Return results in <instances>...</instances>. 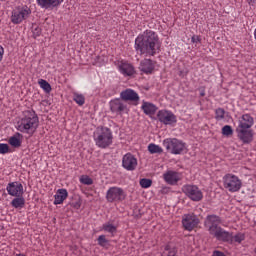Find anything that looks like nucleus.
<instances>
[{
	"mask_svg": "<svg viewBox=\"0 0 256 256\" xmlns=\"http://www.w3.org/2000/svg\"><path fill=\"white\" fill-rule=\"evenodd\" d=\"M204 225L208 229V233L215 237L217 241H223V243H229L233 245L234 243L241 244L245 239V233L238 232L235 235L233 233L223 229L221 226V217L217 215H208L205 219Z\"/></svg>",
	"mask_w": 256,
	"mask_h": 256,
	"instance_id": "1",
	"label": "nucleus"
},
{
	"mask_svg": "<svg viewBox=\"0 0 256 256\" xmlns=\"http://www.w3.org/2000/svg\"><path fill=\"white\" fill-rule=\"evenodd\" d=\"M134 49L145 57H155L161 52V41L159 35L153 30H146L135 39Z\"/></svg>",
	"mask_w": 256,
	"mask_h": 256,
	"instance_id": "2",
	"label": "nucleus"
},
{
	"mask_svg": "<svg viewBox=\"0 0 256 256\" xmlns=\"http://www.w3.org/2000/svg\"><path fill=\"white\" fill-rule=\"evenodd\" d=\"M15 127L20 133L33 137L37 133V129H39V116L34 110L24 111L16 122Z\"/></svg>",
	"mask_w": 256,
	"mask_h": 256,
	"instance_id": "3",
	"label": "nucleus"
},
{
	"mask_svg": "<svg viewBox=\"0 0 256 256\" xmlns=\"http://www.w3.org/2000/svg\"><path fill=\"white\" fill-rule=\"evenodd\" d=\"M253 125H255V118L251 114H243L238 117L236 133L242 143L249 144L253 141V131H251Z\"/></svg>",
	"mask_w": 256,
	"mask_h": 256,
	"instance_id": "4",
	"label": "nucleus"
},
{
	"mask_svg": "<svg viewBox=\"0 0 256 256\" xmlns=\"http://www.w3.org/2000/svg\"><path fill=\"white\" fill-rule=\"evenodd\" d=\"M93 140L99 149H107L113 145V132L107 127H98L93 133Z\"/></svg>",
	"mask_w": 256,
	"mask_h": 256,
	"instance_id": "5",
	"label": "nucleus"
},
{
	"mask_svg": "<svg viewBox=\"0 0 256 256\" xmlns=\"http://www.w3.org/2000/svg\"><path fill=\"white\" fill-rule=\"evenodd\" d=\"M163 145L172 155H181L187 151V144L177 138H167L163 141Z\"/></svg>",
	"mask_w": 256,
	"mask_h": 256,
	"instance_id": "6",
	"label": "nucleus"
},
{
	"mask_svg": "<svg viewBox=\"0 0 256 256\" xmlns=\"http://www.w3.org/2000/svg\"><path fill=\"white\" fill-rule=\"evenodd\" d=\"M31 8L27 5L15 7L10 16V21L13 25H21L25 20L29 19Z\"/></svg>",
	"mask_w": 256,
	"mask_h": 256,
	"instance_id": "7",
	"label": "nucleus"
},
{
	"mask_svg": "<svg viewBox=\"0 0 256 256\" xmlns=\"http://www.w3.org/2000/svg\"><path fill=\"white\" fill-rule=\"evenodd\" d=\"M223 186L230 193H237V191H241L243 182L235 174H226L223 177Z\"/></svg>",
	"mask_w": 256,
	"mask_h": 256,
	"instance_id": "8",
	"label": "nucleus"
},
{
	"mask_svg": "<svg viewBox=\"0 0 256 256\" xmlns=\"http://www.w3.org/2000/svg\"><path fill=\"white\" fill-rule=\"evenodd\" d=\"M127 198V193L121 187H110L106 192V201L108 203H121Z\"/></svg>",
	"mask_w": 256,
	"mask_h": 256,
	"instance_id": "9",
	"label": "nucleus"
},
{
	"mask_svg": "<svg viewBox=\"0 0 256 256\" xmlns=\"http://www.w3.org/2000/svg\"><path fill=\"white\" fill-rule=\"evenodd\" d=\"M182 191L190 198L191 201L199 202L203 200V191H201L197 185H184Z\"/></svg>",
	"mask_w": 256,
	"mask_h": 256,
	"instance_id": "10",
	"label": "nucleus"
},
{
	"mask_svg": "<svg viewBox=\"0 0 256 256\" xmlns=\"http://www.w3.org/2000/svg\"><path fill=\"white\" fill-rule=\"evenodd\" d=\"M182 225L186 231H193L199 225V217L195 214H184L182 216Z\"/></svg>",
	"mask_w": 256,
	"mask_h": 256,
	"instance_id": "11",
	"label": "nucleus"
},
{
	"mask_svg": "<svg viewBox=\"0 0 256 256\" xmlns=\"http://www.w3.org/2000/svg\"><path fill=\"white\" fill-rule=\"evenodd\" d=\"M157 118L158 121L164 125H173L174 123H177V116H175V114L169 110H159L157 113Z\"/></svg>",
	"mask_w": 256,
	"mask_h": 256,
	"instance_id": "12",
	"label": "nucleus"
},
{
	"mask_svg": "<svg viewBox=\"0 0 256 256\" xmlns=\"http://www.w3.org/2000/svg\"><path fill=\"white\" fill-rule=\"evenodd\" d=\"M122 167L126 171H135L137 169V158L131 153H127L122 158Z\"/></svg>",
	"mask_w": 256,
	"mask_h": 256,
	"instance_id": "13",
	"label": "nucleus"
},
{
	"mask_svg": "<svg viewBox=\"0 0 256 256\" xmlns=\"http://www.w3.org/2000/svg\"><path fill=\"white\" fill-rule=\"evenodd\" d=\"M6 191L11 197H21L23 195V184L20 182H10L6 187Z\"/></svg>",
	"mask_w": 256,
	"mask_h": 256,
	"instance_id": "14",
	"label": "nucleus"
},
{
	"mask_svg": "<svg viewBox=\"0 0 256 256\" xmlns=\"http://www.w3.org/2000/svg\"><path fill=\"white\" fill-rule=\"evenodd\" d=\"M163 179L167 185H177L181 181V173L168 170L163 174Z\"/></svg>",
	"mask_w": 256,
	"mask_h": 256,
	"instance_id": "15",
	"label": "nucleus"
},
{
	"mask_svg": "<svg viewBox=\"0 0 256 256\" xmlns=\"http://www.w3.org/2000/svg\"><path fill=\"white\" fill-rule=\"evenodd\" d=\"M110 109L113 113H127V104H125L121 99H114L110 101Z\"/></svg>",
	"mask_w": 256,
	"mask_h": 256,
	"instance_id": "16",
	"label": "nucleus"
},
{
	"mask_svg": "<svg viewBox=\"0 0 256 256\" xmlns=\"http://www.w3.org/2000/svg\"><path fill=\"white\" fill-rule=\"evenodd\" d=\"M65 0H36L38 7L41 9H57Z\"/></svg>",
	"mask_w": 256,
	"mask_h": 256,
	"instance_id": "17",
	"label": "nucleus"
},
{
	"mask_svg": "<svg viewBox=\"0 0 256 256\" xmlns=\"http://www.w3.org/2000/svg\"><path fill=\"white\" fill-rule=\"evenodd\" d=\"M118 71L124 75V77H131V75H135V67L127 61H121L118 64Z\"/></svg>",
	"mask_w": 256,
	"mask_h": 256,
	"instance_id": "18",
	"label": "nucleus"
},
{
	"mask_svg": "<svg viewBox=\"0 0 256 256\" xmlns=\"http://www.w3.org/2000/svg\"><path fill=\"white\" fill-rule=\"evenodd\" d=\"M139 69L142 73L149 75L155 71V62L151 59H144L140 62Z\"/></svg>",
	"mask_w": 256,
	"mask_h": 256,
	"instance_id": "19",
	"label": "nucleus"
},
{
	"mask_svg": "<svg viewBox=\"0 0 256 256\" xmlns=\"http://www.w3.org/2000/svg\"><path fill=\"white\" fill-rule=\"evenodd\" d=\"M120 97L123 101H132L137 102L139 101V94L135 92L133 89H126L120 93Z\"/></svg>",
	"mask_w": 256,
	"mask_h": 256,
	"instance_id": "20",
	"label": "nucleus"
},
{
	"mask_svg": "<svg viewBox=\"0 0 256 256\" xmlns=\"http://www.w3.org/2000/svg\"><path fill=\"white\" fill-rule=\"evenodd\" d=\"M141 109H142L143 113H145V115H148L149 117H153V115H155V113H157L158 108H157V106H155V104H153L151 102L143 101Z\"/></svg>",
	"mask_w": 256,
	"mask_h": 256,
	"instance_id": "21",
	"label": "nucleus"
},
{
	"mask_svg": "<svg viewBox=\"0 0 256 256\" xmlns=\"http://www.w3.org/2000/svg\"><path fill=\"white\" fill-rule=\"evenodd\" d=\"M67 197H69V192H67V189H58L54 195V205L63 204V201H65Z\"/></svg>",
	"mask_w": 256,
	"mask_h": 256,
	"instance_id": "22",
	"label": "nucleus"
},
{
	"mask_svg": "<svg viewBox=\"0 0 256 256\" xmlns=\"http://www.w3.org/2000/svg\"><path fill=\"white\" fill-rule=\"evenodd\" d=\"M21 137H23L21 135V133L17 132L15 135L11 136L8 139V143L9 145H11V147H14L15 149H19V147H21Z\"/></svg>",
	"mask_w": 256,
	"mask_h": 256,
	"instance_id": "23",
	"label": "nucleus"
},
{
	"mask_svg": "<svg viewBox=\"0 0 256 256\" xmlns=\"http://www.w3.org/2000/svg\"><path fill=\"white\" fill-rule=\"evenodd\" d=\"M102 231L110 233L112 237H115V233H117V226L111 224V222H107L102 225Z\"/></svg>",
	"mask_w": 256,
	"mask_h": 256,
	"instance_id": "24",
	"label": "nucleus"
},
{
	"mask_svg": "<svg viewBox=\"0 0 256 256\" xmlns=\"http://www.w3.org/2000/svg\"><path fill=\"white\" fill-rule=\"evenodd\" d=\"M11 205L15 209H22L25 206V198L18 196L12 200Z\"/></svg>",
	"mask_w": 256,
	"mask_h": 256,
	"instance_id": "25",
	"label": "nucleus"
},
{
	"mask_svg": "<svg viewBox=\"0 0 256 256\" xmlns=\"http://www.w3.org/2000/svg\"><path fill=\"white\" fill-rule=\"evenodd\" d=\"M98 245L100 247H103L104 249H109V241L107 240V237L105 235H100L97 239Z\"/></svg>",
	"mask_w": 256,
	"mask_h": 256,
	"instance_id": "26",
	"label": "nucleus"
},
{
	"mask_svg": "<svg viewBox=\"0 0 256 256\" xmlns=\"http://www.w3.org/2000/svg\"><path fill=\"white\" fill-rule=\"evenodd\" d=\"M38 85L43 89V91H45V93H51V84L46 80L40 79L38 81Z\"/></svg>",
	"mask_w": 256,
	"mask_h": 256,
	"instance_id": "27",
	"label": "nucleus"
},
{
	"mask_svg": "<svg viewBox=\"0 0 256 256\" xmlns=\"http://www.w3.org/2000/svg\"><path fill=\"white\" fill-rule=\"evenodd\" d=\"M148 151L149 153L154 155L155 153H163V148H161L159 145H156V144H149Z\"/></svg>",
	"mask_w": 256,
	"mask_h": 256,
	"instance_id": "28",
	"label": "nucleus"
},
{
	"mask_svg": "<svg viewBox=\"0 0 256 256\" xmlns=\"http://www.w3.org/2000/svg\"><path fill=\"white\" fill-rule=\"evenodd\" d=\"M215 119L216 121H223V119H225V110L223 108L216 109Z\"/></svg>",
	"mask_w": 256,
	"mask_h": 256,
	"instance_id": "29",
	"label": "nucleus"
},
{
	"mask_svg": "<svg viewBox=\"0 0 256 256\" xmlns=\"http://www.w3.org/2000/svg\"><path fill=\"white\" fill-rule=\"evenodd\" d=\"M73 99L75 103H77V105H80V106L85 105V96H83V94L75 93Z\"/></svg>",
	"mask_w": 256,
	"mask_h": 256,
	"instance_id": "30",
	"label": "nucleus"
},
{
	"mask_svg": "<svg viewBox=\"0 0 256 256\" xmlns=\"http://www.w3.org/2000/svg\"><path fill=\"white\" fill-rule=\"evenodd\" d=\"M153 185V181L151 179L143 178L140 180V187L142 189H149Z\"/></svg>",
	"mask_w": 256,
	"mask_h": 256,
	"instance_id": "31",
	"label": "nucleus"
},
{
	"mask_svg": "<svg viewBox=\"0 0 256 256\" xmlns=\"http://www.w3.org/2000/svg\"><path fill=\"white\" fill-rule=\"evenodd\" d=\"M222 135H224V137H231V135H233V128L230 125H225L222 128Z\"/></svg>",
	"mask_w": 256,
	"mask_h": 256,
	"instance_id": "32",
	"label": "nucleus"
},
{
	"mask_svg": "<svg viewBox=\"0 0 256 256\" xmlns=\"http://www.w3.org/2000/svg\"><path fill=\"white\" fill-rule=\"evenodd\" d=\"M80 183H82V185H93V179L87 175H83L80 177Z\"/></svg>",
	"mask_w": 256,
	"mask_h": 256,
	"instance_id": "33",
	"label": "nucleus"
},
{
	"mask_svg": "<svg viewBox=\"0 0 256 256\" xmlns=\"http://www.w3.org/2000/svg\"><path fill=\"white\" fill-rule=\"evenodd\" d=\"M162 256H177V250L175 248L169 249V246H166Z\"/></svg>",
	"mask_w": 256,
	"mask_h": 256,
	"instance_id": "34",
	"label": "nucleus"
},
{
	"mask_svg": "<svg viewBox=\"0 0 256 256\" xmlns=\"http://www.w3.org/2000/svg\"><path fill=\"white\" fill-rule=\"evenodd\" d=\"M9 153V144L0 143V155H7Z\"/></svg>",
	"mask_w": 256,
	"mask_h": 256,
	"instance_id": "35",
	"label": "nucleus"
},
{
	"mask_svg": "<svg viewBox=\"0 0 256 256\" xmlns=\"http://www.w3.org/2000/svg\"><path fill=\"white\" fill-rule=\"evenodd\" d=\"M191 41H192V43H201V37L194 35V36H192Z\"/></svg>",
	"mask_w": 256,
	"mask_h": 256,
	"instance_id": "36",
	"label": "nucleus"
},
{
	"mask_svg": "<svg viewBox=\"0 0 256 256\" xmlns=\"http://www.w3.org/2000/svg\"><path fill=\"white\" fill-rule=\"evenodd\" d=\"M212 256H226L225 253L219 251V250H215L213 252V255Z\"/></svg>",
	"mask_w": 256,
	"mask_h": 256,
	"instance_id": "37",
	"label": "nucleus"
},
{
	"mask_svg": "<svg viewBox=\"0 0 256 256\" xmlns=\"http://www.w3.org/2000/svg\"><path fill=\"white\" fill-rule=\"evenodd\" d=\"M5 53V50L3 49V46H0V61H3V54Z\"/></svg>",
	"mask_w": 256,
	"mask_h": 256,
	"instance_id": "38",
	"label": "nucleus"
},
{
	"mask_svg": "<svg viewBox=\"0 0 256 256\" xmlns=\"http://www.w3.org/2000/svg\"><path fill=\"white\" fill-rule=\"evenodd\" d=\"M35 31L36 32H34V35H36V37H39L41 35V28H36Z\"/></svg>",
	"mask_w": 256,
	"mask_h": 256,
	"instance_id": "39",
	"label": "nucleus"
},
{
	"mask_svg": "<svg viewBox=\"0 0 256 256\" xmlns=\"http://www.w3.org/2000/svg\"><path fill=\"white\" fill-rule=\"evenodd\" d=\"M249 5H252V7H255L256 5V0H247Z\"/></svg>",
	"mask_w": 256,
	"mask_h": 256,
	"instance_id": "40",
	"label": "nucleus"
},
{
	"mask_svg": "<svg viewBox=\"0 0 256 256\" xmlns=\"http://www.w3.org/2000/svg\"><path fill=\"white\" fill-rule=\"evenodd\" d=\"M201 96L204 97V96H205V93L202 92V93H201Z\"/></svg>",
	"mask_w": 256,
	"mask_h": 256,
	"instance_id": "41",
	"label": "nucleus"
},
{
	"mask_svg": "<svg viewBox=\"0 0 256 256\" xmlns=\"http://www.w3.org/2000/svg\"><path fill=\"white\" fill-rule=\"evenodd\" d=\"M254 255L256 256V248L254 249Z\"/></svg>",
	"mask_w": 256,
	"mask_h": 256,
	"instance_id": "42",
	"label": "nucleus"
},
{
	"mask_svg": "<svg viewBox=\"0 0 256 256\" xmlns=\"http://www.w3.org/2000/svg\"><path fill=\"white\" fill-rule=\"evenodd\" d=\"M3 1H5V0H0V3H3Z\"/></svg>",
	"mask_w": 256,
	"mask_h": 256,
	"instance_id": "43",
	"label": "nucleus"
}]
</instances>
